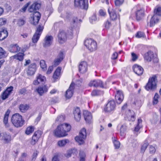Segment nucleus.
Wrapping results in <instances>:
<instances>
[{
  "mask_svg": "<svg viewBox=\"0 0 161 161\" xmlns=\"http://www.w3.org/2000/svg\"><path fill=\"white\" fill-rule=\"evenodd\" d=\"M92 96H96L99 95V92L97 90H93L92 92Z\"/></svg>",
  "mask_w": 161,
  "mask_h": 161,
  "instance_id": "bf43d9fd",
  "label": "nucleus"
},
{
  "mask_svg": "<svg viewBox=\"0 0 161 161\" xmlns=\"http://www.w3.org/2000/svg\"><path fill=\"white\" fill-rule=\"evenodd\" d=\"M58 37L59 43H63L66 41L67 39L66 33L64 31H60L58 34Z\"/></svg>",
  "mask_w": 161,
  "mask_h": 161,
  "instance_id": "f8f14e48",
  "label": "nucleus"
},
{
  "mask_svg": "<svg viewBox=\"0 0 161 161\" xmlns=\"http://www.w3.org/2000/svg\"><path fill=\"white\" fill-rule=\"evenodd\" d=\"M156 151V149L154 147L151 146L149 147V152L151 154L154 153Z\"/></svg>",
  "mask_w": 161,
  "mask_h": 161,
  "instance_id": "5fc2aeb1",
  "label": "nucleus"
},
{
  "mask_svg": "<svg viewBox=\"0 0 161 161\" xmlns=\"http://www.w3.org/2000/svg\"><path fill=\"white\" fill-rule=\"evenodd\" d=\"M89 85L90 86H93L95 87H105L103 82L99 80H94L91 81L89 83Z\"/></svg>",
  "mask_w": 161,
  "mask_h": 161,
  "instance_id": "9b49d317",
  "label": "nucleus"
},
{
  "mask_svg": "<svg viewBox=\"0 0 161 161\" xmlns=\"http://www.w3.org/2000/svg\"><path fill=\"white\" fill-rule=\"evenodd\" d=\"M1 140L5 144L9 143L12 140L11 136L9 133H3L2 136Z\"/></svg>",
  "mask_w": 161,
  "mask_h": 161,
  "instance_id": "4468645a",
  "label": "nucleus"
},
{
  "mask_svg": "<svg viewBox=\"0 0 161 161\" xmlns=\"http://www.w3.org/2000/svg\"><path fill=\"white\" fill-rule=\"evenodd\" d=\"M141 122V120L139 119L138 120V123L136 126L135 127V131L136 132H138L140 128V124Z\"/></svg>",
  "mask_w": 161,
  "mask_h": 161,
  "instance_id": "8fccbe9b",
  "label": "nucleus"
},
{
  "mask_svg": "<svg viewBox=\"0 0 161 161\" xmlns=\"http://www.w3.org/2000/svg\"><path fill=\"white\" fill-rule=\"evenodd\" d=\"M27 156V154L26 153H23L20 157L19 158L18 161H25L26 158Z\"/></svg>",
  "mask_w": 161,
  "mask_h": 161,
  "instance_id": "79ce46f5",
  "label": "nucleus"
},
{
  "mask_svg": "<svg viewBox=\"0 0 161 161\" xmlns=\"http://www.w3.org/2000/svg\"><path fill=\"white\" fill-rule=\"evenodd\" d=\"M53 66H49L47 72V74L48 75L50 74L53 71Z\"/></svg>",
  "mask_w": 161,
  "mask_h": 161,
  "instance_id": "680f3d73",
  "label": "nucleus"
},
{
  "mask_svg": "<svg viewBox=\"0 0 161 161\" xmlns=\"http://www.w3.org/2000/svg\"><path fill=\"white\" fill-rule=\"evenodd\" d=\"M126 130V126L125 125H122L120 128V134L121 136H124Z\"/></svg>",
  "mask_w": 161,
  "mask_h": 161,
  "instance_id": "c9c22d12",
  "label": "nucleus"
},
{
  "mask_svg": "<svg viewBox=\"0 0 161 161\" xmlns=\"http://www.w3.org/2000/svg\"><path fill=\"white\" fill-rule=\"evenodd\" d=\"M126 115H127V117L128 118H129L130 117H134L133 112V111H131L130 110H129L126 112Z\"/></svg>",
  "mask_w": 161,
  "mask_h": 161,
  "instance_id": "c03bdc74",
  "label": "nucleus"
},
{
  "mask_svg": "<svg viewBox=\"0 0 161 161\" xmlns=\"http://www.w3.org/2000/svg\"><path fill=\"white\" fill-rule=\"evenodd\" d=\"M64 120V117L63 115L58 116L57 118L56 121V122H63Z\"/></svg>",
  "mask_w": 161,
  "mask_h": 161,
  "instance_id": "09e8293b",
  "label": "nucleus"
},
{
  "mask_svg": "<svg viewBox=\"0 0 161 161\" xmlns=\"http://www.w3.org/2000/svg\"><path fill=\"white\" fill-rule=\"evenodd\" d=\"M132 60L133 61H136L138 58L137 55L133 53H131Z\"/></svg>",
  "mask_w": 161,
  "mask_h": 161,
  "instance_id": "13d9d810",
  "label": "nucleus"
},
{
  "mask_svg": "<svg viewBox=\"0 0 161 161\" xmlns=\"http://www.w3.org/2000/svg\"><path fill=\"white\" fill-rule=\"evenodd\" d=\"M158 120V116L156 114H155L153 118L151 119V122L153 124H155Z\"/></svg>",
  "mask_w": 161,
  "mask_h": 161,
  "instance_id": "37998d69",
  "label": "nucleus"
},
{
  "mask_svg": "<svg viewBox=\"0 0 161 161\" xmlns=\"http://www.w3.org/2000/svg\"><path fill=\"white\" fill-rule=\"evenodd\" d=\"M111 23L108 20H107L105 24V27L108 29L111 25Z\"/></svg>",
  "mask_w": 161,
  "mask_h": 161,
  "instance_id": "69168bd1",
  "label": "nucleus"
},
{
  "mask_svg": "<svg viewBox=\"0 0 161 161\" xmlns=\"http://www.w3.org/2000/svg\"><path fill=\"white\" fill-rule=\"evenodd\" d=\"M69 142V141L67 139L59 141L58 142V145L59 147H63L67 143Z\"/></svg>",
  "mask_w": 161,
  "mask_h": 161,
  "instance_id": "72a5a7b5",
  "label": "nucleus"
},
{
  "mask_svg": "<svg viewBox=\"0 0 161 161\" xmlns=\"http://www.w3.org/2000/svg\"><path fill=\"white\" fill-rule=\"evenodd\" d=\"M115 107V102L114 100H111L108 102L104 110L106 112H109L114 110Z\"/></svg>",
  "mask_w": 161,
  "mask_h": 161,
  "instance_id": "9d476101",
  "label": "nucleus"
},
{
  "mask_svg": "<svg viewBox=\"0 0 161 161\" xmlns=\"http://www.w3.org/2000/svg\"><path fill=\"white\" fill-rule=\"evenodd\" d=\"M154 14L159 17L161 16V7H157L154 9Z\"/></svg>",
  "mask_w": 161,
  "mask_h": 161,
  "instance_id": "f704fd0d",
  "label": "nucleus"
},
{
  "mask_svg": "<svg viewBox=\"0 0 161 161\" xmlns=\"http://www.w3.org/2000/svg\"><path fill=\"white\" fill-rule=\"evenodd\" d=\"M159 19V17L154 14V15L151 18L150 21V26L152 27L153 26L156 24L158 22Z\"/></svg>",
  "mask_w": 161,
  "mask_h": 161,
  "instance_id": "5701e85b",
  "label": "nucleus"
},
{
  "mask_svg": "<svg viewBox=\"0 0 161 161\" xmlns=\"http://www.w3.org/2000/svg\"><path fill=\"white\" fill-rule=\"evenodd\" d=\"M36 65L35 63L31 64L29 66L27 71L28 75H33L36 71Z\"/></svg>",
  "mask_w": 161,
  "mask_h": 161,
  "instance_id": "2eb2a0df",
  "label": "nucleus"
},
{
  "mask_svg": "<svg viewBox=\"0 0 161 161\" xmlns=\"http://www.w3.org/2000/svg\"><path fill=\"white\" fill-rule=\"evenodd\" d=\"M86 130L85 128H83L80 131L79 135L75 137V139L79 145H81L84 143V140L86 138Z\"/></svg>",
  "mask_w": 161,
  "mask_h": 161,
  "instance_id": "423d86ee",
  "label": "nucleus"
},
{
  "mask_svg": "<svg viewBox=\"0 0 161 161\" xmlns=\"http://www.w3.org/2000/svg\"><path fill=\"white\" fill-rule=\"evenodd\" d=\"M40 131H36L34 133L33 136H35V137H37L38 138H39L40 136Z\"/></svg>",
  "mask_w": 161,
  "mask_h": 161,
  "instance_id": "e2e57ef3",
  "label": "nucleus"
},
{
  "mask_svg": "<svg viewBox=\"0 0 161 161\" xmlns=\"http://www.w3.org/2000/svg\"><path fill=\"white\" fill-rule=\"evenodd\" d=\"M47 91V86H44L42 87H38L37 89V91L40 96H42L44 93Z\"/></svg>",
  "mask_w": 161,
  "mask_h": 161,
  "instance_id": "cd10ccee",
  "label": "nucleus"
},
{
  "mask_svg": "<svg viewBox=\"0 0 161 161\" xmlns=\"http://www.w3.org/2000/svg\"><path fill=\"white\" fill-rule=\"evenodd\" d=\"M75 84L72 83L66 92L65 96L67 98H71L73 94V91L74 89Z\"/></svg>",
  "mask_w": 161,
  "mask_h": 161,
  "instance_id": "ddd939ff",
  "label": "nucleus"
},
{
  "mask_svg": "<svg viewBox=\"0 0 161 161\" xmlns=\"http://www.w3.org/2000/svg\"><path fill=\"white\" fill-rule=\"evenodd\" d=\"M38 153V152L37 151H34L32 156L31 161H35Z\"/></svg>",
  "mask_w": 161,
  "mask_h": 161,
  "instance_id": "de8ad7c7",
  "label": "nucleus"
},
{
  "mask_svg": "<svg viewBox=\"0 0 161 161\" xmlns=\"http://www.w3.org/2000/svg\"><path fill=\"white\" fill-rule=\"evenodd\" d=\"M74 117L75 120L77 121H79L81 118V113L79 108L77 107L75 109L73 112Z\"/></svg>",
  "mask_w": 161,
  "mask_h": 161,
  "instance_id": "a211bd4d",
  "label": "nucleus"
},
{
  "mask_svg": "<svg viewBox=\"0 0 161 161\" xmlns=\"http://www.w3.org/2000/svg\"><path fill=\"white\" fill-rule=\"evenodd\" d=\"M113 143L116 149H118L119 147L120 143L119 142L114 140L113 141Z\"/></svg>",
  "mask_w": 161,
  "mask_h": 161,
  "instance_id": "3c124183",
  "label": "nucleus"
},
{
  "mask_svg": "<svg viewBox=\"0 0 161 161\" xmlns=\"http://www.w3.org/2000/svg\"><path fill=\"white\" fill-rule=\"evenodd\" d=\"M61 69V68L60 67H58L56 69L53 75V78L54 79H58L60 75Z\"/></svg>",
  "mask_w": 161,
  "mask_h": 161,
  "instance_id": "7c9ffc66",
  "label": "nucleus"
},
{
  "mask_svg": "<svg viewBox=\"0 0 161 161\" xmlns=\"http://www.w3.org/2000/svg\"><path fill=\"white\" fill-rule=\"evenodd\" d=\"M124 96L122 92L120 91H118L115 96V99L117 103L120 104L123 101Z\"/></svg>",
  "mask_w": 161,
  "mask_h": 161,
  "instance_id": "dca6fc26",
  "label": "nucleus"
},
{
  "mask_svg": "<svg viewBox=\"0 0 161 161\" xmlns=\"http://www.w3.org/2000/svg\"><path fill=\"white\" fill-rule=\"evenodd\" d=\"M99 13L100 15L104 16L106 14V13L103 10H100L99 11Z\"/></svg>",
  "mask_w": 161,
  "mask_h": 161,
  "instance_id": "774afa93",
  "label": "nucleus"
},
{
  "mask_svg": "<svg viewBox=\"0 0 161 161\" xmlns=\"http://www.w3.org/2000/svg\"><path fill=\"white\" fill-rule=\"evenodd\" d=\"M11 122L13 125L17 128L22 127L25 124V120L23 119L22 116L18 113L12 116Z\"/></svg>",
  "mask_w": 161,
  "mask_h": 161,
  "instance_id": "7ed1b4c3",
  "label": "nucleus"
},
{
  "mask_svg": "<svg viewBox=\"0 0 161 161\" xmlns=\"http://www.w3.org/2000/svg\"><path fill=\"white\" fill-rule=\"evenodd\" d=\"M40 64L41 68L44 70H45L47 69V65L46 64L44 60H41L40 61Z\"/></svg>",
  "mask_w": 161,
  "mask_h": 161,
  "instance_id": "ea45409f",
  "label": "nucleus"
},
{
  "mask_svg": "<svg viewBox=\"0 0 161 161\" xmlns=\"http://www.w3.org/2000/svg\"><path fill=\"white\" fill-rule=\"evenodd\" d=\"M34 127L31 126L28 127L25 131V133L27 135H29L32 133L34 131Z\"/></svg>",
  "mask_w": 161,
  "mask_h": 161,
  "instance_id": "4c0bfd02",
  "label": "nucleus"
},
{
  "mask_svg": "<svg viewBox=\"0 0 161 161\" xmlns=\"http://www.w3.org/2000/svg\"><path fill=\"white\" fill-rule=\"evenodd\" d=\"M20 50V47H19L17 44H16L12 46V49L10 50V51L12 53H15L19 51Z\"/></svg>",
  "mask_w": 161,
  "mask_h": 161,
  "instance_id": "e433bc0d",
  "label": "nucleus"
},
{
  "mask_svg": "<svg viewBox=\"0 0 161 161\" xmlns=\"http://www.w3.org/2000/svg\"><path fill=\"white\" fill-rule=\"evenodd\" d=\"M6 23V20L3 18L0 19V25H4Z\"/></svg>",
  "mask_w": 161,
  "mask_h": 161,
  "instance_id": "0e129e2a",
  "label": "nucleus"
},
{
  "mask_svg": "<svg viewBox=\"0 0 161 161\" xmlns=\"http://www.w3.org/2000/svg\"><path fill=\"white\" fill-rule=\"evenodd\" d=\"M83 114L86 122L88 123H90L92 119L91 113L87 110H85L84 111Z\"/></svg>",
  "mask_w": 161,
  "mask_h": 161,
  "instance_id": "6ab92c4d",
  "label": "nucleus"
},
{
  "mask_svg": "<svg viewBox=\"0 0 161 161\" xmlns=\"http://www.w3.org/2000/svg\"><path fill=\"white\" fill-rule=\"evenodd\" d=\"M159 19V17L154 14V15L151 18L150 21V26L152 27L153 26L156 24L158 22Z\"/></svg>",
  "mask_w": 161,
  "mask_h": 161,
  "instance_id": "b1692460",
  "label": "nucleus"
},
{
  "mask_svg": "<svg viewBox=\"0 0 161 161\" xmlns=\"http://www.w3.org/2000/svg\"><path fill=\"white\" fill-rule=\"evenodd\" d=\"M70 125L68 124H63L58 125L54 131L55 136L58 137L65 136L67 135V132L71 130Z\"/></svg>",
  "mask_w": 161,
  "mask_h": 161,
  "instance_id": "f03ea898",
  "label": "nucleus"
},
{
  "mask_svg": "<svg viewBox=\"0 0 161 161\" xmlns=\"http://www.w3.org/2000/svg\"><path fill=\"white\" fill-rule=\"evenodd\" d=\"M144 58L145 60L147 62H150L152 59H153L154 62L157 63L158 62V58H154V53L151 51H149L145 54Z\"/></svg>",
  "mask_w": 161,
  "mask_h": 161,
  "instance_id": "1a4fd4ad",
  "label": "nucleus"
},
{
  "mask_svg": "<svg viewBox=\"0 0 161 161\" xmlns=\"http://www.w3.org/2000/svg\"><path fill=\"white\" fill-rule=\"evenodd\" d=\"M24 54L23 53H19L17 54L12 56L11 57L20 61H22L24 59Z\"/></svg>",
  "mask_w": 161,
  "mask_h": 161,
  "instance_id": "c756f323",
  "label": "nucleus"
},
{
  "mask_svg": "<svg viewBox=\"0 0 161 161\" xmlns=\"http://www.w3.org/2000/svg\"><path fill=\"white\" fill-rule=\"evenodd\" d=\"M38 139L37 137H35V136H33L31 142V144L33 145H35L38 141Z\"/></svg>",
  "mask_w": 161,
  "mask_h": 161,
  "instance_id": "a18cd8bd",
  "label": "nucleus"
},
{
  "mask_svg": "<svg viewBox=\"0 0 161 161\" xmlns=\"http://www.w3.org/2000/svg\"><path fill=\"white\" fill-rule=\"evenodd\" d=\"M148 145V142L147 141H145L144 144L142 147V152L143 151L144 152Z\"/></svg>",
  "mask_w": 161,
  "mask_h": 161,
  "instance_id": "49530a36",
  "label": "nucleus"
},
{
  "mask_svg": "<svg viewBox=\"0 0 161 161\" xmlns=\"http://www.w3.org/2000/svg\"><path fill=\"white\" fill-rule=\"evenodd\" d=\"M87 67V64L86 62H81L79 65V71L81 73H84L86 71Z\"/></svg>",
  "mask_w": 161,
  "mask_h": 161,
  "instance_id": "412c9836",
  "label": "nucleus"
},
{
  "mask_svg": "<svg viewBox=\"0 0 161 161\" xmlns=\"http://www.w3.org/2000/svg\"><path fill=\"white\" fill-rule=\"evenodd\" d=\"M63 53L62 52H60L57 58L55 59L53 66L54 67H56L63 60Z\"/></svg>",
  "mask_w": 161,
  "mask_h": 161,
  "instance_id": "4be33fe9",
  "label": "nucleus"
},
{
  "mask_svg": "<svg viewBox=\"0 0 161 161\" xmlns=\"http://www.w3.org/2000/svg\"><path fill=\"white\" fill-rule=\"evenodd\" d=\"M108 12L110 15L111 19L113 20H116L118 17L114 9H112L111 11L108 10Z\"/></svg>",
  "mask_w": 161,
  "mask_h": 161,
  "instance_id": "c85d7f7f",
  "label": "nucleus"
},
{
  "mask_svg": "<svg viewBox=\"0 0 161 161\" xmlns=\"http://www.w3.org/2000/svg\"><path fill=\"white\" fill-rule=\"evenodd\" d=\"M157 82L156 75H153L151 77L149 78L148 82L145 86L146 89L148 91L154 90L156 88Z\"/></svg>",
  "mask_w": 161,
  "mask_h": 161,
  "instance_id": "20e7f679",
  "label": "nucleus"
},
{
  "mask_svg": "<svg viewBox=\"0 0 161 161\" xmlns=\"http://www.w3.org/2000/svg\"><path fill=\"white\" fill-rule=\"evenodd\" d=\"M53 38L51 36H46L45 38L44 42L43 44L44 47L49 46L52 43Z\"/></svg>",
  "mask_w": 161,
  "mask_h": 161,
  "instance_id": "f3484780",
  "label": "nucleus"
},
{
  "mask_svg": "<svg viewBox=\"0 0 161 161\" xmlns=\"http://www.w3.org/2000/svg\"><path fill=\"white\" fill-rule=\"evenodd\" d=\"M43 29V26L39 25L36 28V32L32 38V41L33 43H36L39 40Z\"/></svg>",
  "mask_w": 161,
  "mask_h": 161,
  "instance_id": "0eeeda50",
  "label": "nucleus"
},
{
  "mask_svg": "<svg viewBox=\"0 0 161 161\" xmlns=\"http://www.w3.org/2000/svg\"><path fill=\"white\" fill-rule=\"evenodd\" d=\"M118 54L116 52H114L112 54L111 58L113 59H116L118 57Z\"/></svg>",
  "mask_w": 161,
  "mask_h": 161,
  "instance_id": "052dcab7",
  "label": "nucleus"
},
{
  "mask_svg": "<svg viewBox=\"0 0 161 161\" xmlns=\"http://www.w3.org/2000/svg\"><path fill=\"white\" fill-rule=\"evenodd\" d=\"M46 80L45 77L41 75H39L37 77V80L33 82V84L35 85L38 84L40 82L44 81Z\"/></svg>",
  "mask_w": 161,
  "mask_h": 161,
  "instance_id": "a878e982",
  "label": "nucleus"
},
{
  "mask_svg": "<svg viewBox=\"0 0 161 161\" xmlns=\"http://www.w3.org/2000/svg\"><path fill=\"white\" fill-rule=\"evenodd\" d=\"M146 13V10L145 8H142V17L145 16Z\"/></svg>",
  "mask_w": 161,
  "mask_h": 161,
  "instance_id": "338daca9",
  "label": "nucleus"
},
{
  "mask_svg": "<svg viewBox=\"0 0 161 161\" xmlns=\"http://www.w3.org/2000/svg\"><path fill=\"white\" fill-rule=\"evenodd\" d=\"M159 97V96L158 93H155L153 97V103L154 105L156 104L158 102V98Z\"/></svg>",
  "mask_w": 161,
  "mask_h": 161,
  "instance_id": "a19ab883",
  "label": "nucleus"
},
{
  "mask_svg": "<svg viewBox=\"0 0 161 161\" xmlns=\"http://www.w3.org/2000/svg\"><path fill=\"white\" fill-rule=\"evenodd\" d=\"M25 21L22 19H19L18 20L17 24L19 26L23 25L25 23Z\"/></svg>",
  "mask_w": 161,
  "mask_h": 161,
  "instance_id": "603ef678",
  "label": "nucleus"
},
{
  "mask_svg": "<svg viewBox=\"0 0 161 161\" xmlns=\"http://www.w3.org/2000/svg\"><path fill=\"white\" fill-rule=\"evenodd\" d=\"M75 4L81 8L86 10L88 7V0H75Z\"/></svg>",
  "mask_w": 161,
  "mask_h": 161,
  "instance_id": "6e6552de",
  "label": "nucleus"
},
{
  "mask_svg": "<svg viewBox=\"0 0 161 161\" xmlns=\"http://www.w3.org/2000/svg\"><path fill=\"white\" fill-rule=\"evenodd\" d=\"M41 4L36 3H33L30 7L28 10L30 12H34V14L30 19L31 23L36 25L38 23L41 18V14L39 12L35 11L38 10L41 7Z\"/></svg>",
  "mask_w": 161,
  "mask_h": 161,
  "instance_id": "f257e3e1",
  "label": "nucleus"
},
{
  "mask_svg": "<svg viewBox=\"0 0 161 161\" xmlns=\"http://www.w3.org/2000/svg\"><path fill=\"white\" fill-rule=\"evenodd\" d=\"M84 44L85 46L90 51H94L97 49L96 42L91 39H86L85 40Z\"/></svg>",
  "mask_w": 161,
  "mask_h": 161,
  "instance_id": "39448f33",
  "label": "nucleus"
},
{
  "mask_svg": "<svg viewBox=\"0 0 161 161\" xmlns=\"http://www.w3.org/2000/svg\"><path fill=\"white\" fill-rule=\"evenodd\" d=\"M140 14V10H138L136 14L137 20L139 21L141 20Z\"/></svg>",
  "mask_w": 161,
  "mask_h": 161,
  "instance_id": "4d7b16f0",
  "label": "nucleus"
},
{
  "mask_svg": "<svg viewBox=\"0 0 161 161\" xmlns=\"http://www.w3.org/2000/svg\"><path fill=\"white\" fill-rule=\"evenodd\" d=\"M124 2V0H116L115 4L116 6H119L121 5Z\"/></svg>",
  "mask_w": 161,
  "mask_h": 161,
  "instance_id": "864d4df0",
  "label": "nucleus"
},
{
  "mask_svg": "<svg viewBox=\"0 0 161 161\" xmlns=\"http://www.w3.org/2000/svg\"><path fill=\"white\" fill-rule=\"evenodd\" d=\"M13 88V87L11 86L8 87L3 92L2 95V98L3 100H5L8 98L9 95L10 94L12 91Z\"/></svg>",
  "mask_w": 161,
  "mask_h": 161,
  "instance_id": "aec40b11",
  "label": "nucleus"
},
{
  "mask_svg": "<svg viewBox=\"0 0 161 161\" xmlns=\"http://www.w3.org/2000/svg\"><path fill=\"white\" fill-rule=\"evenodd\" d=\"M6 52L1 47H0V59L6 57Z\"/></svg>",
  "mask_w": 161,
  "mask_h": 161,
  "instance_id": "58836bf2",
  "label": "nucleus"
},
{
  "mask_svg": "<svg viewBox=\"0 0 161 161\" xmlns=\"http://www.w3.org/2000/svg\"><path fill=\"white\" fill-rule=\"evenodd\" d=\"M133 70L134 72L138 75L141 74V66L137 65H135L133 66Z\"/></svg>",
  "mask_w": 161,
  "mask_h": 161,
  "instance_id": "2f4dec72",
  "label": "nucleus"
},
{
  "mask_svg": "<svg viewBox=\"0 0 161 161\" xmlns=\"http://www.w3.org/2000/svg\"><path fill=\"white\" fill-rule=\"evenodd\" d=\"M97 17L95 14H93L90 19V22L91 23H92L94 21H95L97 20Z\"/></svg>",
  "mask_w": 161,
  "mask_h": 161,
  "instance_id": "6e6d98bb",
  "label": "nucleus"
},
{
  "mask_svg": "<svg viewBox=\"0 0 161 161\" xmlns=\"http://www.w3.org/2000/svg\"><path fill=\"white\" fill-rule=\"evenodd\" d=\"M10 112V110L9 109H8L4 114L3 119V123L4 124L5 126L7 128L9 126L8 122V117Z\"/></svg>",
  "mask_w": 161,
  "mask_h": 161,
  "instance_id": "393cba45",
  "label": "nucleus"
},
{
  "mask_svg": "<svg viewBox=\"0 0 161 161\" xmlns=\"http://www.w3.org/2000/svg\"><path fill=\"white\" fill-rule=\"evenodd\" d=\"M29 107L26 104H21L19 107V109L21 112L25 113L29 108Z\"/></svg>",
  "mask_w": 161,
  "mask_h": 161,
  "instance_id": "473e14b6",
  "label": "nucleus"
},
{
  "mask_svg": "<svg viewBox=\"0 0 161 161\" xmlns=\"http://www.w3.org/2000/svg\"><path fill=\"white\" fill-rule=\"evenodd\" d=\"M8 36L7 31L5 29H2L0 31V40L2 41L5 39Z\"/></svg>",
  "mask_w": 161,
  "mask_h": 161,
  "instance_id": "bb28decb",
  "label": "nucleus"
}]
</instances>
